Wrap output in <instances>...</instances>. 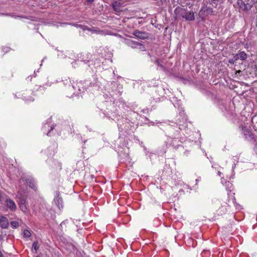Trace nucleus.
<instances>
[{"label": "nucleus", "mask_w": 257, "mask_h": 257, "mask_svg": "<svg viewBox=\"0 0 257 257\" xmlns=\"http://www.w3.org/2000/svg\"><path fill=\"white\" fill-rule=\"evenodd\" d=\"M175 13L179 17L185 19L186 21H193L195 20L194 13L190 7L188 9L177 8L175 10Z\"/></svg>", "instance_id": "f257e3e1"}, {"label": "nucleus", "mask_w": 257, "mask_h": 257, "mask_svg": "<svg viewBox=\"0 0 257 257\" xmlns=\"http://www.w3.org/2000/svg\"><path fill=\"white\" fill-rule=\"evenodd\" d=\"M237 5L240 9L244 11L250 10L252 6V3H249V0H247V1L246 0L244 1L242 0H238L237 1Z\"/></svg>", "instance_id": "f03ea898"}, {"label": "nucleus", "mask_w": 257, "mask_h": 257, "mask_svg": "<svg viewBox=\"0 0 257 257\" xmlns=\"http://www.w3.org/2000/svg\"><path fill=\"white\" fill-rule=\"evenodd\" d=\"M56 197L54 199V201L57 206V207L60 209L61 208H63V200L62 198L60 197V193L59 191H57L56 192Z\"/></svg>", "instance_id": "7ed1b4c3"}, {"label": "nucleus", "mask_w": 257, "mask_h": 257, "mask_svg": "<svg viewBox=\"0 0 257 257\" xmlns=\"http://www.w3.org/2000/svg\"><path fill=\"white\" fill-rule=\"evenodd\" d=\"M7 206L12 210H15L16 209V205L14 201L11 199H7L6 201Z\"/></svg>", "instance_id": "20e7f679"}, {"label": "nucleus", "mask_w": 257, "mask_h": 257, "mask_svg": "<svg viewBox=\"0 0 257 257\" xmlns=\"http://www.w3.org/2000/svg\"><path fill=\"white\" fill-rule=\"evenodd\" d=\"M240 60L238 54H235L232 58L229 59L228 62L230 64H234L235 66L236 65L237 63H239L238 61Z\"/></svg>", "instance_id": "39448f33"}, {"label": "nucleus", "mask_w": 257, "mask_h": 257, "mask_svg": "<svg viewBox=\"0 0 257 257\" xmlns=\"http://www.w3.org/2000/svg\"><path fill=\"white\" fill-rule=\"evenodd\" d=\"M134 35L136 37L141 39H145L147 37L146 33L137 30L134 32Z\"/></svg>", "instance_id": "423d86ee"}, {"label": "nucleus", "mask_w": 257, "mask_h": 257, "mask_svg": "<svg viewBox=\"0 0 257 257\" xmlns=\"http://www.w3.org/2000/svg\"><path fill=\"white\" fill-rule=\"evenodd\" d=\"M0 224L2 228H7L8 226V225H9L8 219L4 216H2L0 218Z\"/></svg>", "instance_id": "0eeeda50"}, {"label": "nucleus", "mask_w": 257, "mask_h": 257, "mask_svg": "<svg viewBox=\"0 0 257 257\" xmlns=\"http://www.w3.org/2000/svg\"><path fill=\"white\" fill-rule=\"evenodd\" d=\"M112 8L114 11L116 12H120L121 10H120V3L117 1L114 2L112 4Z\"/></svg>", "instance_id": "6e6552de"}, {"label": "nucleus", "mask_w": 257, "mask_h": 257, "mask_svg": "<svg viewBox=\"0 0 257 257\" xmlns=\"http://www.w3.org/2000/svg\"><path fill=\"white\" fill-rule=\"evenodd\" d=\"M157 206L159 207V201H158V203L156 202H154L151 204V211L153 213H155L157 211Z\"/></svg>", "instance_id": "1a4fd4ad"}, {"label": "nucleus", "mask_w": 257, "mask_h": 257, "mask_svg": "<svg viewBox=\"0 0 257 257\" xmlns=\"http://www.w3.org/2000/svg\"><path fill=\"white\" fill-rule=\"evenodd\" d=\"M238 54L240 60H245L247 58V55L244 52H240Z\"/></svg>", "instance_id": "9d476101"}, {"label": "nucleus", "mask_w": 257, "mask_h": 257, "mask_svg": "<svg viewBox=\"0 0 257 257\" xmlns=\"http://www.w3.org/2000/svg\"><path fill=\"white\" fill-rule=\"evenodd\" d=\"M200 18L203 20L204 18L206 16V12L204 11V9L203 7L201 8V9L200 10L198 14Z\"/></svg>", "instance_id": "9b49d317"}, {"label": "nucleus", "mask_w": 257, "mask_h": 257, "mask_svg": "<svg viewBox=\"0 0 257 257\" xmlns=\"http://www.w3.org/2000/svg\"><path fill=\"white\" fill-rule=\"evenodd\" d=\"M205 12L206 13L208 14H211L213 13V9L211 8L208 7L207 6L203 7Z\"/></svg>", "instance_id": "f8f14e48"}, {"label": "nucleus", "mask_w": 257, "mask_h": 257, "mask_svg": "<svg viewBox=\"0 0 257 257\" xmlns=\"http://www.w3.org/2000/svg\"><path fill=\"white\" fill-rule=\"evenodd\" d=\"M243 131L244 132V135H245V136L248 135L250 137L252 136V135L251 133V132L248 129H247L245 127L243 128Z\"/></svg>", "instance_id": "ddd939ff"}, {"label": "nucleus", "mask_w": 257, "mask_h": 257, "mask_svg": "<svg viewBox=\"0 0 257 257\" xmlns=\"http://www.w3.org/2000/svg\"><path fill=\"white\" fill-rule=\"evenodd\" d=\"M11 225L13 228H17L19 226V222L16 221H13L11 222Z\"/></svg>", "instance_id": "4468645a"}, {"label": "nucleus", "mask_w": 257, "mask_h": 257, "mask_svg": "<svg viewBox=\"0 0 257 257\" xmlns=\"http://www.w3.org/2000/svg\"><path fill=\"white\" fill-rule=\"evenodd\" d=\"M129 44L132 47H135L136 46L141 45V43H140L139 42H134L133 41H131Z\"/></svg>", "instance_id": "2eb2a0df"}, {"label": "nucleus", "mask_w": 257, "mask_h": 257, "mask_svg": "<svg viewBox=\"0 0 257 257\" xmlns=\"http://www.w3.org/2000/svg\"><path fill=\"white\" fill-rule=\"evenodd\" d=\"M31 235V233L28 230H25L24 231V236L25 237H29Z\"/></svg>", "instance_id": "dca6fc26"}, {"label": "nucleus", "mask_w": 257, "mask_h": 257, "mask_svg": "<svg viewBox=\"0 0 257 257\" xmlns=\"http://www.w3.org/2000/svg\"><path fill=\"white\" fill-rule=\"evenodd\" d=\"M20 207L21 208V210L23 212H26L27 211V207L26 205H25V204L20 205Z\"/></svg>", "instance_id": "f3484780"}, {"label": "nucleus", "mask_w": 257, "mask_h": 257, "mask_svg": "<svg viewBox=\"0 0 257 257\" xmlns=\"http://www.w3.org/2000/svg\"><path fill=\"white\" fill-rule=\"evenodd\" d=\"M33 247L34 248V249L36 251H37V250L39 248V245H38V241H35V242H33Z\"/></svg>", "instance_id": "a211bd4d"}, {"label": "nucleus", "mask_w": 257, "mask_h": 257, "mask_svg": "<svg viewBox=\"0 0 257 257\" xmlns=\"http://www.w3.org/2000/svg\"><path fill=\"white\" fill-rule=\"evenodd\" d=\"M25 202H26V200L25 198H21L19 202V205H21L22 204H25Z\"/></svg>", "instance_id": "6ab92c4d"}, {"label": "nucleus", "mask_w": 257, "mask_h": 257, "mask_svg": "<svg viewBox=\"0 0 257 257\" xmlns=\"http://www.w3.org/2000/svg\"><path fill=\"white\" fill-rule=\"evenodd\" d=\"M67 221V220H66L65 221H63V222H61V223L60 224V226L62 227V225H64L66 223V222Z\"/></svg>", "instance_id": "aec40b11"}, {"label": "nucleus", "mask_w": 257, "mask_h": 257, "mask_svg": "<svg viewBox=\"0 0 257 257\" xmlns=\"http://www.w3.org/2000/svg\"><path fill=\"white\" fill-rule=\"evenodd\" d=\"M254 3H257V0H251L250 3H252V5Z\"/></svg>", "instance_id": "412c9836"}, {"label": "nucleus", "mask_w": 257, "mask_h": 257, "mask_svg": "<svg viewBox=\"0 0 257 257\" xmlns=\"http://www.w3.org/2000/svg\"><path fill=\"white\" fill-rule=\"evenodd\" d=\"M254 69L255 72H257V64H255L254 66Z\"/></svg>", "instance_id": "4be33fe9"}, {"label": "nucleus", "mask_w": 257, "mask_h": 257, "mask_svg": "<svg viewBox=\"0 0 257 257\" xmlns=\"http://www.w3.org/2000/svg\"><path fill=\"white\" fill-rule=\"evenodd\" d=\"M241 70H237V71H236L235 74H237V73L239 74V73H241Z\"/></svg>", "instance_id": "5701e85b"}, {"label": "nucleus", "mask_w": 257, "mask_h": 257, "mask_svg": "<svg viewBox=\"0 0 257 257\" xmlns=\"http://www.w3.org/2000/svg\"><path fill=\"white\" fill-rule=\"evenodd\" d=\"M87 1L89 3H92L94 1V0H87Z\"/></svg>", "instance_id": "b1692460"}, {"label": "nucleus", "mask_w": 257, "mask_h": 257, "mask_svg": "<svg viewBox=\"0 0 257 257\" xmlns=\"http://www.w3.org/2000/svg\"><path fill=\"white\" fill-rule=\"evenodd\" d=\"M2 199H3V197H2V196H1V195H0V201H1V202H2V201H3V200H2Z\"/></svg>", "instance_id": "393cba45"}, {"label": "nucleus", "mask_w": 257, "mask_h": 257, "mask_svg": "<svg viewBox=\"0 0 257 257\" xmlns=\"http://www.w3.org/2000/svg\"><path fill=\"white\" fill-rule=\"evenodd\" d=\"M3 239V236L2 235H0V240Z\"/></svg>", "instance_id": "a878e982"}, {"label": "nucleus", "mask_w": 257, "mask_h": 257, "mask_svg": "<svg viewBox=\"0 0 257 257\" xmlns=\"http://www.w3.org/2000/svg\"><path fill=\"white\" fill-rule=\"evenodd\" d=\"M156 62L158 63V64H159V60H158V59H157V60H156Z\"/></svg>", "instance_id": "bb28decb"}, {"label": "nucleus", "mask_w": 257, "mask_h": 257, "mask_svg": "<svg viewBox=\"0 0 257 257\" xmlns=\"http://www.w3.org/2000/svg\"><path fill=\"white\" fill-rule=\"evenodd\" d=\"M256 26L257 27V16H256Z\"/></svg>", "instance_id": "cd10ccee"}, {"label": "nucleus", "mask_w": 257, "mask_h": 257, "mask_svg": "<svg viewBox=\"0 0 257 257\" xmlns=\"http://www.w3.org/2000/svg\"><path fill=\"white\" fill-rule=\"evenodd\" d=\"M212 1H218L219 0H212Z\"/></svg>", "instance_id": "c85d7f7f"}, {"label": "nucleus", "mask_w": 257, "mask_h": 257, "mask_svg": "<svg viewBox=\"0 0 257 257\" xmlns=\"http://www.w3.org/2000/svg\"><path fill=\"white\" fill-rule=\"evenodd\" d=\"M36 257H40V256H39V255H38V256H37Z\"/></svg>", "instance_id": "c756f323"}]
</instances>
